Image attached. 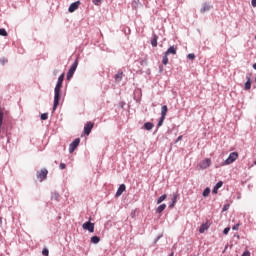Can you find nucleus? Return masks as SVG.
Returning <instances> with one entry per match:
<instances>
[{
    "label": "nucleus",
    "mask_w": 256,
    "mask_h": 256,
    "mask_svg": "<svg viewBox=\"0 0 256 256\" xmlns=\"http://www.w3.org/2000/svg\"><path fill=\"white\" fill-rule=\"evenodd\" d=\"M59 101H61V89L55 88L53 111H57V107H59Z\"/></svg>",
    "instance_id": "1"
},
{
    "label": "nucleus",
    "mask_w": 256,
    "mask_h": 256,
    "mask_svg": "<svg viewBox=\"0 0 256 256\" xmlns=\"http://www.w3.org/2000/svg\"><path fill=\"white\" fill-rule=\"evenodd\" d=\"M238 159H239V153L231 152L228 158L223 162V165H231L232 163H235V161Z\"/></svg>",
    "instance_id": "2"
},
{
    "label": "nucleus",
    "mask_w": 256,
    "mask_h": 256,
    "mask_svg": "<svg viewBox=\"0 0 256 256\" xmlns=\"http://www.w3.org/2000/svg\"><path fill=\"white\" fill-rule=\"evenodd\" d=\"M78 65H79V62L75 60V62L71 65L67 73V81H71V79L73 78V75H75V71H77Z\"/></svg>",
    "instance_id": "3"
},
{
    "label": "nucleus",
    "mask_w": 256,
    "mask_h": 256,
    "mask_svg": "<svg viewBox=\"0 0 256 256\" xmlns=\"http://www.w3.org/2000/svg\"><path fill=\"white\" fill-rule=\"evenodd\" d=\"M49 174V171L47 169L43 168L41 171H38L36 174L37 179H39V182L45 181L47 179V175Z\"/></svg>",
    "instance_id": "4"
},
{
    "label": "nucleus",
    "mask_w": 256,
    "mask_h": 256,
    "mask_svg": "<svg viewBox=\"0 0 256 256\" xmlns=\"http://www.w3.org/2000/svg\"><path fill=\"white\" fill-rule=\"evenodd\" d=\"M82 227L85 231H89V233H94L95 231V224L91 223L90 221L84 223Z\"/></svg>",
    "instance_id": "5"
},
{
    "label": "nucleus",
    "mask_w": 256,
    "mask_h": 256,
    "mask_svg": "<svg viewBox=\"0 0 256 256\" xmlns=\"http://www.w3.org/2000/svg\"><path fill=\"white\" fill-rule=\"evenodd\" d=\"M93 127H95V123L93 122H87L84 126V133L89 136L91 135V131L93 130Z\"/></svg>",
    "instance_id": "6"
},
{
    "label": "nucleus",
    "mask_w": 256,
    "mask_h": 256,
    "mask_svg": "<svg viewBox=\"0 0 256 256\" xmlns=\"http://www.w3.org/2000/svg\"><path fill=\"white\" fill-rule=\"evenodd\" d=\"M81 143V139L76 138L70 145H69V153H73L77 147H79V144Z\"/></svg>",
    "instance_id": "7"
},
{
    "label": "nucleus",
    "mask_w": 256,
    "mask_h": 256,
    "mask_svg": "<svg viewBox=\"0 0 256 256\" xmlns=\"http://www.w3.org/2000/svg\"><path fill=\"white\" fill-rule=\"evenodd\" d=\"M81 5V1H76V2H73L69 8H68V11L69 13H75V11H77L79 9V6Z\"/></svg>",
    "instance_id": "8"
},
{
    "label": "nucleus",
    "mask_w": 256,
    "mask_h": 256,
    "mask_svg": "<svg viewBox=\"0 0 256 256\" xmlns=\"http://www.w3.org/2000/svg\"><path fill=\"white\" fill-rule=\"evenodd\" d=\"M210 166H211V159L209 158L202 160L199 164L200 169H207Z\"/></svg>",
    "instance_id": "9"
},
{
    "label": "nucleus",
    "mask_w": 256,
    "mask_h": 256,
    "mask_svg": "<svg viewBox=\"0 0 256 256\" xmlns=\"http://www.w3.org/2000/svg\"><path fill=\"white\" fill-rule=\"evenodd\" d=\"M65 80V74H61L58 78L57 84L55 86V89H61L63 87V81Z\"/></svg>",
    "instance_id": "10"
},
{
    "label": "nucleus",
    "mask_w": 256,
    "mask_h": 256,
    "mask_svg": "<svg viewBox=\"0 0 256 256\" xmlns=\"http://www.w3.org/2000/svg\"><path fill=\"white\" fill-rule=\"evenodd\" d=\"M125 189H127V187L125 186V184H121L116 192L115 197H121V195H123Z\"/></svg>",
    "instance_id": "11"
},
{
    "label": "nucleus",
    "mask_w": 256,
    "mask_h": 256,
    "mask_svg": "<svg viewBox=\"0 0 256 256\" xmlns=\"http://www.w3.org/2000/svg\"><path fill=\"white\" fill-rule=\"evenodd\" d=\"M166 55H177V48L175 46H170L165 52Z\"/></svg>",
    "instance_id": "12"
},
{
    "label": "nucleus",
    "mask_w": 256,
    "mask_h": 256,
    "mask_svg": "<svg viewBox=\"0 0 256 256\" xmlns=\"http://www.w3.org/2000/svg\"><path fill=\"white\" fill-rule=\"evenodd\" d=\"M246 79H247V81L244 85V89H245V91H249V89H251V76L250 75L246 76Z\"/></svg>",
    "instance_id": "13"
},
{
    "label": "nucleus",
    "mask_w": 256,
    "mask_h": 256,
    "mask_svg": "<svg viewBox=\"0 0 256 256\" xmlns=\"http://www.w3.org/2000/svg\"><path fill=\"white\" fill-rule=\"evenodd\" d=\"M116 83H120L121 79H123V71H118V73L114 77Z\"/></svg>",
    "instance_id": "14"
},
{
    "label": "nucleus",
    "mask_w": 256,
    "mask_h": 256,
    "mask_svg": "<svg viewBox=\"0 0 256 256\" xmlns=\"http://www.w3.org/2000/svg\"><path fill=\"white\" fill-rule=\"evenodd\" d=\"M155 127V124L151 123V122H146L144 124V129H146V131H151V129H153Z\"/></svg>",
    "instance_id": "15"
},
{
    "label": "nucleus",
    "mask_w": 256,
    "mask_h": 256,
    "mask_svg": "<svg viewBox=\"0 0 256 256\" xmlns=\"http://www.w3.org/2000/svg\"><path fill=\"white\" fill-rule=\"evenodd\" d=\"M177 197H179L178 193L173 194L172 204L169 206L170 209H173V207H175V204L177 203Z\"/></svg>",
    "instance_id": "16"
},
{
    "label": "nucleus",
    "mask_w": 256,
    "mask_h": 256,
    "mask_svg": "<svg viewBox=\"0 0 256 256\" xmlns=\"http://www.w3.org/2000/svg\"><path fill=\"white\" fill-rule=\"evenodd\" d=\"M169 111V108H167V105L162 106L161 108V117H167V112Z\"/></svg>",
    "instance_id": "17"
},
{
    "label": "nucleus",
    "mask_w": 256,
    "mask_h": 256,
    "mask_svg": "<svg viewBox=\"0 0 256 256\" xmlns=\"http://www.w3.org/2000/svg\"><path fill=\"white\" fill-rule=\"evenodd\" d=\"M209 229V224L205 223L200 226L199 233H205Z\"/></svg>",
    "instance_id": "18"
},
{
    "label": "nucleus",
    "mask_w": 256,
    "mask_h": 256,
    "mask_svg": "<svg viewBox=\"0 0 256 256\" xmlns=\"http://www.w3.org/2000/svg\"><path fill=\"white\" fill-rule=\"evenodd\" d=\"M211 6L209 4H204L200 10V13H206V11H210Z\"/></svg>",
    "instance_id": "19"
},
{
    "label": "nucleus",
    "mask_w": 256,
    "mask_h": 256,
    "mask_svg": "<svg viewBox=\"0 0 256 256\" xmlns=\"http://www.w3.org/2000/svg\"><path fill=\"white\" fill-rule=\"evenodd\" d=\"M165 209H167V205L166 204H162V205L157 207L156 211L158 213H163V211H165Z\"/></svg>",
    "instance_id": "20"
},
{
    "label": "nucleus",
    "mask_w": 256,
    "mask_h": 256,
    "mask_svg": "<svg viewBox=\"0 0 256 256\" xmlns=\"http://www.w3.org/2000/svg\"><path fill=\"white\" fill-rule=\"evenodd\" d=\"M165 199H167V194L160 196L157 200V205H161V203H163V201H165Z\"/></svg>",
    "instance_id": "21"
},
{
    "label": "nucleus",
    "mask_w": 256,
    "mask_h": 256,
    "mask_svg": "<svg viewBox=\"0 0 256 256\" xmlns=\"http://www.w3.org/2000/svg\"><path fill=\"white\" fill-rule=\"evenodd\" d=\"M99 241H101V238H99L98 236L91 237V243H94V245H97Z\"/></svg>",
    "instance_id": "22"
},
{
    "label": "nucleus",
    "mask_w": 256,
    "mask_h": 256,
    "mask_svg": "<svg viewBox=\"0 0 256 256\" xmlns=\"http://www.w3.org/2000/svg\"><path fill=\"white\" fill-rule=\"evenodd\" d=\"M169 55L167 54H164L163 58H162V63L163 65H168L169 64V58H168Z\"/></svg>",
    "instance_id": "23"
},
{
    "label": "nucleus",
    "mask_w": 256,
    "mask_h": 256,
    "mask_svg": "<svg viewBox=\"0 0 256 256\" xmlns=\"http://www.w3.org/2000/svg\"><path fill=\"white\" fill-rule=\"evenodd\" d=\"M0 35L1 37H7V30H5V28H0Z\"/></svg>",
    "instance_id": "24"
},
{
    "label": "nucleus",
    "mask_w": 256,
    "mask_h": 256,
    "mask_svg": "<svg viewBox=\"0 0 256 256\" xmlns=\"http://www.w3.org/2000/svg\"><path fill=\"white\" fill-rule=\"evenodd\" d=\"M48 119H49V114L48 113L41 114V120L42 121H47Z\"/></svg>",
    "instance_id": "25"
},
{
    "label": "nucleus",
    "mask_w": 256,
    "mask_h": 256,
    "mask_svg": "<svg viewBox=\"0 0 256 256\" xmlns=\"http://www.w3.org/2000/svg\"><path fill=\"white\" fill-rule=\"evenodd\" d=\"M209 193H211V189L205 188V190L203 191V197H209Z\"/></svg>",
    "instance_id": "26"
},
{
    "label": "nucleus",
    "mask_w": 256,
    "mask_h": 256,
    "mask_svg": "<svg viewBox=\"0 0 256 256\" xmlns=\"http://www.w3.org/2000/svg\"><path fill=\"white\" fill-rule=\"evenodd\" d=\"M151 45L152 47H157V36L153 37V39L151 40Z\"/></svg>",
    "instance_id": "27"
},
{
    "label": "nucleus",
    "mask_w": 256,
    "mask_h": 256,
    "mask_svg": "<svg viewBox=\"0 0 256 256\" xmlns=\"http://www.w3.org/2000/svg\"><path fill=\"white\" fill-rule=\"evenodd\" d=\"M163 123H165V117L161 116L160 120L158 122V127H161L163 125Z\"/></svg>",
    "instance_id": "28"
},
{
    "label": "nucleus",
    "mask_w": 256,
    "mask_h": 256,
    "mask_svg": "<svg viewBox=\"0 0 256 256\" xmlns=\"http://www.w3.org/2000/svg\"><path fill=\"white\" fill-rule=\"evenodd\" d=\"M187 59H190L191 61H195V55L193 53H190L187 55Z\"/></svg>",
    "instance_id": "29"
},
{
    "label": "nucleus",
    "mask_w": 256,
    "mask_h": 256,
    "mask_svg": "<svg viewBox=\"0 0 256 256\" xmlns=\"http://www.w3.org/2000/svg\"><path fill=\"white\" fill-rule=\"evenodd\" d=\"M216 189H221V187H223V181H219L217 182V184L215 185Z\"/></svg>",
    "instance_id": "30"
},
{
    "label": "nucleus",
    "mask_w": 256,
    "mask_h": 256,
    "mask_svg": "<svg viewBox=\"0 0 256 256\" xmlns=\"http://www.w3.org/2000/svg\"><path fill=\"white\" fill-rule=\"evenodd\" d=\"M42 255H44V256H49V249L44 248V249L42 250Z\"/></svg>",
    "instance_id": "31"
},
{
    "label": "nucleus",
    "mask_w": 256,
    "mask_h": 256,
    "mask_svg": "<svg viewBox=\"0 0 256 256\" xmlns=\"http://www.w3.org/2000/svg\"><path fill=\"white\" fill-rule=\"evenodd\" d=\"M241 224H236L232 227L233 231H239V227H240Z\"/></svg>",
    "instance_id": "32"
},
{
    "label": "nucleus",
    "mask_w": 256,
    "mask_h": 256,
    "mask_svg": "<svg viewBox=\"0 0 256 256\" xmlns=\"http://www.w3.org/2000/svg\"><path fill=\"white\" fill-rule=\"evenodd\" d=\"M103 0H93L94 5H101Z\"/></svg>",
    "instance_id": "33"
},
{
    "label": "nucleus",
    "mask_w": 256,
    "mask_h": 256,
    "mask_svg": "<svg viewBox=\"0 0 256 256\" xmlns=\"http://www.w3.org/2000/svg\"><path fill=\"white\" fill-rule=\"evenodd\" d=\"M229 207H230L229 204L224 205L222 208V211H229Z\"/></svg>",
    "instance_id": "34"
},
{
    "label": "nucleus",
    "mask_w": 256,
    "mask_h": 256,
    "mask_svg": "<svg viewBox=\"0 0 256 256\" xmlns=\"http://www.w3.org/2000/svg\"><path fill=\"white\" fill-rule=\"evenodd\" d=\"M229 231H231V228H229V227L225 228L223 231L224 235H228Z\"/></svg>",
    "instance_id": "35"
},
{
    "label": "nucleus",
    "mask_w": 256,
    "mask_h": 256,
    "mask_svg": "<svg viewBox=\"0 0 256 256\" xmlns=\"http://www.w3.org/2000/svg\"><path fill=\"white\" fill-rule=\"evenodd\" d=\"M219 191V188H217L216 186H214L212 193L217 194V192Z\"/></svg>",
    "instance_id": "36"
},
{
    "label": "nucleus",
    "mask_w": 256,
    "mask_h": 256,
    "mask_svg": "<svg viewBox=\"0 0 256 256\" xmlns=\"http://www.w3.org/2000/svg\"><path fill=\"white\" fill-rule=\"evenodd\" d=\"M251 5H252V7H256V0H252Z\"/></svg>",
    "instance_id": "37"
},
{
    "label": "nucleus",
    "mask_w": 256,
    "mask_h": 256,
    "mask_svg": "<svg viewBox=\"0 0 256 256\" xmlns=\"http://www.w3.org/2000/svg\"><path fill=\"white\" fill-rule=\"evenodd\" d=\"M65 168H66L65 163H61V164H60V169H65Z\"/></svg>",
    "instance_id": "38"
},
{
    "label": "nucleus",
    "mask_w": 256,
    "mask_h": 256,
    "mask_svg": "<svg viewBox=\"0 0 256 256\" xmlns=\"http://www.w3.org/2000/svg\"><path fill=\"white\" fill-rule=\"evenodd\" d=\"M181 139H183V136H179V137L177 138V141H181Z\"/></svg>",
    "instance_id": "39"
},
{
    "label": "nucleus",
    "mask_w": 256,
    "mask_h": 256,
    "mask_svg": "<svg viewBox=\"0 0 256 256\" xmlns=\"http://www.w3.org/2000/svg\"><path fill=\"white\" fill-rule=\"evenodd\" d=\"M253 69H255V70H256V63H254V64H253Z\"/></svg>",
    "instance_id": "40"
},
{
    "label": "nucleus",
    "mask_w": 256,
    "mask_h": 256,
    "mask_svg": "<svg viewBox=\"0 0 256 256\" xmlns=\"http://www.w3.org/2000/svg\"><path fill=\"white\" fill-rule=\"evenodd\" d=\"M254 165H256V161H254Z\"/></svg>",
    "instance_id": "41"
},
{
    "label": "nucleus",
    "mask_w": 256,
    "mask_h": 256,
    "mask_svg": "<svg viewBox=\"0 0 256 256\" xmlns=\"http://www.w3.org/2000/svg\"><path fill=\"white\" fill-rule=\"evenodd\" d=\"M170 256H173V253H171Z\"/></svg>",
    "instance_id": "42"
}]
</instances>
